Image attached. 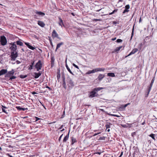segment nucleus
<instances>
[{"instance_id": "35", "label": "nucleus", "mask_w": 157, "mask_h": 157, "mask_svg": "<svg viewBox=\"0 0 157 157\" xmlns=\"http://www.w3.org/2000/svg\"><path fill=\"white\" fill-rule=\"evenodd\" d=\"M134 26H133V28H132V34H131V38H130V40H131L132 38V37L133 36V34H134Z\"/></svg>"}, {"instance_id": "19", "label": "nucleus", "mask_w": 157, "mask_h": 157, "mask_svg": "<svg viewBox=\"0 0 157 157\" xmlns=\"http://www.w3.org/2000/svg\"><path fill=\"white\" fill-rule=\"evenodd\" d=\"M55 58L53 56L51 57V67H52L54 65Z\"/></svg>"}, {"instance_id": "16", "label": "nucleus", "mask_w": 157, "mask_h": 157, "mask_svg": "<svg viewBox=\"0 0 157 157\" xmlns=\"http://www.w3.org/2000/svg\"><path fill=\"white\" fill-rule=\"evenodd\" d=\"M38 24L42 27H44L45 25V23L42 21H38L37 22Z\"/></svg>"}, {"instance_id": "51", "label": "nucleus", "mask_w": 157, "mask_h": 157, "mask_svg": "<svg viewBox=\"0 0 157 157\" xmlns=\"http://www.w3.org/2000/svg\"><path fill=\"white\" fill-rule=\"evenodd\" d=\"M16 63L17 64H19L21 63V62H20V61H18V60H17L16 61Z\"/></svg>"}, {"instance_id": "55", "label": "nucleus", "mask_w": 157, "mask_h": 157, "mask_svg": "<svg viewBox=\"0 0 157 157\" xmlns=\"http://www.w3.org/2000/svg\"><path fill=\"white\" fill-rule=\"evenodd\" d=\"M112 115L113 116H115V117H119V116H118L117 115Z\"/></svg>"}, {"instance_id": "14", "label": "nucleus", "mask_w": 157, "mask_h": 157, "mask_svg": "<svg viewBox=\"0 0 157 157\" xmlns=\"http://www.w3.org/2000/svg\"><path fill=\"white\" fill-rule=\"evenodd\" d=\"M7 71L6 69H2L0 71V76L7 73Z\"/></svg>"}, {"instance_id": "58", "label": "nucleus", "mask_w": 157, "mask_h": 157, "mask_svg": "<svg viewBox=\"0 0 157 157\" xmlns=\"http://www.w3.org/2000/svg\"><path fill=\"white\" fill-rule=\"evenodd\" d=\"M123 152H122L121 153V154L120 155V156H119V157H121L122 155H123Z\"/></svg>"}, {"instance_id": "23", "label": "nucleus", "mask_w": 157, "mask_h": 157, "mask_svg": "<svg viewBox=\"0 0 157 157\" xmlns=\"http://www.w3.org/2000/svg\"><path fill=\"white\" fill-rule=\"evenodd\" d=\"M69 131L68 134L64 137V138L63 140V142H66V141L68 140L69 137Z\"/></svg>"}, {"instance_id": "52", "label": "nucleus", "mask_w": 157, "mask_h": 157, "mask_svg": "<svg viewBox=\"0 0 157 157\" xmlns=\"http://www.w3.org/2000/svg\"><path fill=\"white\" fill-rule=\"evenodd\" d=\"M34 18L35 19H39L38 18H37V16L36 15H34Z\"/></svg>"}, {"instance_id": "32", "label": "nucleus", "mask_w": 157, "mask_h": 157, "mask_svg": "<svg viewBox=\"0 0 157 157\" xmlns=\"http://www.w3.org/2000/svg\"><path fill=\"white\" fill-rule=\"evenodd\" d=\"M110 125H112V124L110 123H107L105 125V127H106V130H107V129L108 128H110Z\"/></svg>"}, {"instance_id": "31", "label": "nucleus", "mask_w": 157, "mask_h": 157, "mask_svg": "<svg viewBox=\"0 0 157 157\" xmlns=\"http://www.w3.org/2000/svg\"><path fill=\"white\" fill-rule=\"evenodd\" d=\"M155 134H151L149 135V136L151 137L155 141V140L156 139L155 138Z\"/></svg>"}, {"instance_id": "11", "label": "nucleus", "mask_w": 157, "mask_h": 157, "mask_svg": "<svg viewBox=\"0 0 157 157\" xmlns=\"http://www.w3.org/2000/svg\"><path fill=\"white\" fill-rule=\"evenodd\" d=\"M34 74V75H33V76L35 78H37L41 75V73L39 72L38 73L35 72Z\"/></svg>"}, {"instance_id": "9", "label": "nucleus", "mask_w": 157, "mask_h": 157, "mask_svg": "<svg viewBox=\"0 0 157 157\" xmlns=\"http://www.w3.org/2000/svg\"><path fill=\"white\" fill-rule=\"evenodd\" d=\"M35 13L37 14L38 15L43 17L45 15V14L43 12L41 11H38L37 10H35L34 11Z\"/></svg>"}, {"instance_id": "41", "label": "nucleus", "mask_w": 157, "mask_h": 157, "mask_svg": "<svg viewBox=\"0 0 157 157\" xmlns=\"http://www.w3.org/2000/svg\"><path fill=\"white\" fill-rule=\"evenodd\" d=\"M33 66L32 65H30L29 66V69H28L29 70H32L33 69Z\"/></svg>"}, {"instance_id": "10", "label": "nucleus", "mask_w": 157, "mask_h": 157, "mask_svg": "<svg viewBox=\"0 0 157 157\" xmlns=\"http://www.w3.org/2000/svg\"><path fill=\"white\" fill-rule=\"evenodd\" d=\"M63 78V83H62V86L63 87L65 88V89H66L67 87L66 86V83L65 82V78L64 75L63 76H62Z\"/></svg>"}, {"instance_id": "54", "label": "nucleus", "mask_w": 157, "mask_h": 157, "mask_svg": "<svg viewBox=\"0 0 157 157\" xmlns=\"http://www.w3.org/2000/svg\"><path fill=\"white\" fill-rule=\"evenodd\" d=\"M32 94H36V93L35 92H34V91H33V92L32 93Z\"/></svg>"}, {"instance_id": "5", "label": "nucleus", "mask_w": 157, "mask_h": 157, "mask_svg": "<svg viewBox=\"0 0 157 157\" xmlns=\"http://www.w3.org/2000/svg\"><path fill=\"white\" fill-rule=\"evenodd\" d=\"M10 44L11 45V47H10V49H11V52H17V46L16 44V42H12Z\"/></svg>"}, {"instance_id": "29", "label": "nucleus", "mask_w": 157, "mask_h": 157, "mask_svg": "<svg viewBox=\"0 0 157 157\" xmlns=\"http://www.w3.org/2000/svg\"><path fill=\"white\" fill-rule=\"evenodd\" d=\"M97 72V68H95L93 70H92L89 71V74L91 73H94Z\"/></svg>"}, {"instance_id": "37", "label": "nucleus", "mask_w": 157, "mask_h": 157, "mask_svg": "<svg viewBox=\"0 0 157 157\" xmlns=\"http://www.w3.org/2000/svg\"><path fill=\"white\" fill-rule=\"evenodd\" d=\"M130 104V103H127V104H126L124 105H121L122 107H123V108H126L128 105H129Z\"/></svg>"}, {"instance_id": "34", "label": "nucleus", "mask_w": 157, "mask_h": 157, "mask_svg": "<svg viewBox=\"0 0 157 157\" xmlns=\"http://www.w3.org/2000/svg\"><path fill=\"white\" fill-rule=\"evenodd\" d=\"M27 75H20L19 76V77L21 78H26V77H27Z\"/></svg>"}, {"instance_id": "64", "label": "nucleus", "mask_w": 157, "mask_h": 157, "mask_svg": "<svg viewBox=\"0 0 157 157\" xmlns=\"http://www.w3.org/2000/svg\"><path fill=\"white\" fill-rule=\"evenodd\" d=\"M88 135V133H87V132L85 134V136L86 137H87V136ZM87 137H86V138H87Z\"/></svg>"}, {"instance_id": "6", "label": "nucleus", "mask_w": 157, "mask_h": 157, "mask_svg": "<svg viewBox=\"0 0 157 157\" xmlns=\"http://www.w3.org/2000/svg\"><path fill=\"white\" fill-rule=\"evenodd\" d=\"M11 60L14 61L16 59V58L18 57V54L17 52H11Z\"/></svg>"}, {"instance_id": "44", "label": "nucleus", "mask_w": 157, "mask_h": 157, "mask_svg": "<svg viewBox=\"0 0 157 157\" xmlns=\"http://www.w3.org/2000/svg\"><path fill=\"white\" fill-rule=\"evenodd\" d=\"M45 87L46 88H47L50 91H51L52 90V89L50 87H49L48 86L46 85Z\"/></svg>"}, {"instance_id": "25", "label": "nucleus", "mask_w": 157, "mask_h": 157, "mask_svg": "<svg viewBox=\"0 0 157 157\" xmlns=\"http://www.w3.org/2000/svg\"><path fill=\"white\" fill-rule=\"evenodd\" d=\"M15 42L17 45H19L20 46H23V43L20 40H17Z\"/></svg>"}, {"instance_id": "61", "label": "nucleus", "mask_w": 157, "mask_h": 157, "mask_svg": "<svg viewBox=\"0 0 157 157\" xmlns=\"http://www.w3.org/2000/svg\"><path fill=\"white\" fill-rule=\"evenodd\" d=\"M63 125H62L59 128V129H61V128H63Z\"/></svg>"}, {"instance_id": "43", "label": "nucleus", "mask_w": 157, "mask_h": 157, "mask_svg": "<svg viewBox=\"0 0 157 157\" xmlns=\"http://www.w3.org/2000/svg\"><path fill=\"white\" fill-rule=\"evenodd\" d=\"M73 66L75 67L76 68L78 69H79V67H78L77 66V65H75V64L74 63H73Z\"/></svg>"}, {"instance_id": "63", "label": "nucleus", "mask_w": 157, "mask_h": 157, "mask_svg": "<svg viewBox=\"0 0 157 157\" xmlns=\"http://www.w3.org/2000/svg\"><path fill=\"white\" fill-rule=\"evenodd\" d=\"M71 14L73 16H75V14L73 13H71Z\"/></svg>"}, {"instance_id": "49", "label": "nucleus", "mask_w": 157, "mask_h": 157, "mask_svg": "<svg viewBox=\"0 0 157 157\" xmlns=\"http://www.w3.org/2000/svg\"><path fill=\"white\" fill-rule=\"evenodd\" d=\"M34 63H35V61L34 60L31 63V65L33 66L34 64Z\"/></svg>"}, {"instance_id": "47", "label": "nucleus", "mask_w": 157, "mask_h": 157, "mask_svg": "<svg viewBox=\"0 0 157 157\" xmlns=\"http://www.w3.org/2000/svg\"><path fill=\"white\" fill-rule=\"evenodd\" d=\"M28 109L27 108H22L21 110L25 111V110H27Z\"/></svg>"}, {"instance_id": "30", "label": "nucleus", "mask_w": 157, "mask_h": 157, "mask_svg": "<svg viewBox=\"0 0 157 157\" xmlns=\"http://www.w3.org/2000/svg\"><path fill=\"white\" fill-rule=\"evenodd\" d=\"M66 66L67 68V69L68 71L72 75H73V73L72 72L71 70L69 68V67H68V65L66 64Z\"/></svg>"}, {"instance_id": "48", "label": "nucleus", "mask_w": 157, "mask_h": 157, "mask_svg": "<svg viewBox=\"0 0 157 157\" xmlns=\"http://www.w3.org/2000/svg\"><path fill=\"white\" fill-rule=\"evenodd\" d=\"M63 134H62L59 137V142H60L61 139V138H62V136H63Z\"/></svg>"}, {"instance_id": "62", "label": "nucleus", "mask_w": 157, "mask_h": 157, "mask_svg": "<svg viewBox=\"0 0 157 157\" xmlns=\"http://www.w3.org/2000/svg\"><path fill=\"white\" fill-rule=\"evenodd\" d=\"M94 20L96 21H100V19H94Z\"/></svg>"}, {"instance_id": "4", "label": "nucleus", "mask_w": 157, "mask_h": 157, "mask_svg": "<svg viewBox=\"0 0 157 157\" xmlns=\"http://www.w3.org/2000/svg\"><path fill=\"white\" fill-rule=\"evenodd\" d=\"M0 41L1 44L2 46L6 45L7 43V40L4 36H1Z\"/></svg>"}, {"instance_id": "50", "label": "nucleus", "mask_w": 157, "mask_h": 157, "mask_svg": "<svg viewBox=\"0 0 157 157\" xmlns=\"http://www.w3.org/2000/svg\"><path fill=\"white\" fill-rule=\"evenodd\" d=\"M154 78H155L154 77V78L152 79V80L151 81V83H153L154 82V80H155Z\"/></svg>"}, {"instance_id": "26", "label": "nucleus", "mask_w": 157, "mask_h": 157, "mask_svg": "<svg viewBox=\"0 0 157 157\" xmlns=\"http://www.w3.org/2000/svg\"><path fill=\"white\" fill-rule=\"evenodd\" d=\"M16 78V77L14 76H12L11 77L9 78L7 81H13V80L15 79Z\"/></svg>"}, {"instance_id": "39", "label": "nucleus", "mask_w": 157, "mask_h": 157, "mask_svg": "<svg viewBox=\"0 0 157 157\" xmlns=\"http://www.w3.org/2000/svg\"><path fill=\"white\" fill-rule=\"evenodd\" d=\"M16 108L17 109V110L21 111V110L22 108H21L20 106H16Z\"/></svg>"}, {"instance_id": "22", "label": "nucleus", "mask_w": 157, "mask_h": 157, "mask_svg": "<svg viewBox=\"0 0 157 157\" xmlns=\"http://www.w3.org/2000/svg\"><path fill=\"white\" fill-rule=\"evenodd\" d=\"M71 145H73V144L77 142V140L76 139V138H74L73 137H71Z\"/></svg>"}, {"instance_id": "33", "label": "nucleus", "mask_w": 157, "mask_h": 157, "mask_svg": "<svg viewBox=\"0 0 157 157\" xmlns=\"http://www.w3.org/2000/svg\"><path fill=\"white\" fill-rule=\"evenodd\" d=\"M97 71H104L105 70V69L104 68H97Z\"/></svg>"}, {"instance_id": "7", "label": "nucleus", "mask_w": 157, "mask_h": 157, "mask_svg": "<svg viewBox=\"0 0 157 157\" xmlns=\"http://www.w3.org/2000/svg\"><path fill=\"white\" fill-rule=\"evenodd\" d=\"M98 96V94L97 93V92L94 90L90 92V95L89 97L91 98H93L95 97H97Z\"/></svg>"}, {"instance_id": "3", "label": "nucleus", "mask_w": 157, "mask_h": 157, "mask_svg": "<svg viewBox=\"0 0 157 157\" xmlns=\"http://www.w3.org/2000/svg\"><path fill=\"white\" fill-rule=\"evenodd\" d=\"M14 73V71L13 69H12L11 71L7 72L5 76V79L7 80L9 78L13 75Z\"/></svg>"}, {"instance_id": "8", "label": "nucleus", "mask_w": 157, "mask_h": 157, "mask_svg": "<svg viewBox=\"0 0 157 157\" xmlns=\"http://www.w3.org/2000/svg\"><path fill=\"white\" fill-rule=\"evenodd\" d=\"M8 108L3 105H2V110L3 112L7 114L9 112V110H7Z\"/></svg>"}, {"instance_id": "40", "label": "nucleus", "mask_w": 157, "mask_h": 157, "mask_svg": "<svg viewBox=\"0 0 157 157\" xmlns=\"http://www.w3.org/2000/svg\"><path fill=\"white\" fill-rule=\"evenodd\" d=\"M27 119L26 120L24 121V122L25 123H31V120H30V121H27Z\"/></svg>"}, {"instance_id": "38", "label": "nucleus", "mask_w": 157, "mask_h": 157, "mask_svg": "<svg viewBox=\"0 0 157 157\" xmlns=\"http://www.w3.org/2000/svg\"><path fill=\"white\" fill-rule=\"evenodd\" d=\"M28 48L29 49H31L32 50H34L35 49V48L34 47H33L31 46V45H30L29 46H28Z\"/></svg>"}, {"instance_id": "1", "label": "nucleus", "mask_w": 157, "mask_h": 157, "mask_svg": "<svg viewBox=\"0 0 157 157\" xmlns=\"http://www.w3.org/2000/svg\"><path fill=\"white\" fill-rule=\"evenodd\" d=\"M66 81L67 85L68 87V89L69 90L72 89L74 86V82L70 77L68 76L66 78Z\"/></svg>"}, {"instance_id": "2", "label": "nucleus", "mask_w": 157, "mask_h": 157, "mask_svg": "<svg viewBox=\"0 0 157 157\" xmlns=\"http://www.w3.org/2000/svg\"><path fill=\"white\" fill-rule=\"evenodd\" d=\"M43 64V63L42 62L41 60H38L35 66V68L36 69L37 71H39L41 69Z\"/></svg>"}, {"instance_id": "24", "label": "nucleus", "mask_w": 157, "mask_h": 157, "mask_svg": "<svg viewBox=\"0 0 157 157\" xmlns=\"http://www.w3.org/2000/svg\"><path fill=\"white\" fill-rule=\"evenodd\" d=\"M64 44V43L63 42H61L57 45L56 48V51H57V49H58L60 47L61 45H63Z\"/></svg>"}, {"instance_id": "60", "label": "nucleus", "mask_w": 157, "mask_h": 157, "mask_svg": "<svg viewBox=\"0 0 157 157\" xmlns=\"http://www.w3.org/2000/svg\"><path fill=\"white\" fill-rule=\"evenodd\" d=\"M145 124V121H144L142 123V125H144Z\"/></svg>"}, {"instance_id": "36", "label": "nucleus", "mask_w": 157, "mask_h": 157, "mask_svg": "<svg viewBox=\"0 0 157 157\" xmlns=\"http://www.w3.org/2000/svg\"><path fill=\"white\" fill-rule=\"evenodd\" d=\"M117 10H118L117 9H115V10H113L112 12L109 13V14L110 15H112V14H113L114 13H115L117 11Z\"/></svg>"}, {"instance_id": "28", "label": "nucleus", "mask_w": 157, "mask_h": 157, "mask_svg": "<svg viewBox=\"0 0 157 157\" xmlns=\"http://www.w3.org/2000/svg\"><path fill=\"white\" fill-rule=\"evenodd\" d=\"M104 89V88L103 87H99L98 88H94V90H95L96 92L101 90L103 89Z\"/></svg>"}, {"instance_id": "15", "label": "nucleus", "mask_w": 157, "mask_h": 157, "mask_svg": "<svg viewBox=\"0 0 157 157\" xmlns=\"http://www.w3.org/2000/svg\"><path fill=\"white\" fill-rule=\"evenodd\" d=\"M130 8V6L129 5H126L125 6V9L124 10V11L123 12V13H125L127 12H128L129 11V10H128Z\"/></svg>"}, {"instance_id": "57", "label": "nucleus", "mask_w": 157, "mask_h": 157, "mask_svg": "<svg viewBox=\"0 0 157 157\" xmlns=\"http://www.w3.org/2000/svg\"><path fill=\"white\" fill-rule=\"evenodd\" d=\"M116 37H115V38H112V40H113H113H116Z\"/></svg>"}, {"instance_id": "42", "label": "nucleus", "mask_w": 157, "mask_h": 157, "mask_svg": "<svg viewBox=\"0 0 157 157\" xmlns=\"http://www.w3.org/2000/svg\"><path fill=\"white\" fill-rule=\"evenodd\" d=\"M122 40L121 39H118L117 40L116 42L117 43H120L122 42Z\"/></svg>"}, {"instance_id": "45", "label": "nucleus", "mask_w": 157, "mask_h": 157, "mask_svg": "<svg viewBox=\"0 0 157 157\" xmlns=\"http://www.w3.org/2000/svg\"><path fill=\"white\" fill-rule=\"evenodd\" d=\"M35 118H36V120H35V121H38V120H40V119H41L40 118H38V117H35Z\"/></svg>"}, {"instance_id": "56", "label": "nucleus", "mask_w": 157, "mask_h": 157, "mask_svg": "<svg viewBox=\"0 0 157 157\" xmlns=\"http://www.w3.org/2000/svg\"><path fill=\"white\" fill-rule=\"evenodd\" d=\"M50 44L51 45V46L53 47V44H52V42H50Z\"/></svg>"}, {"instance_id": "27", "label": "nucleus", "mask_w": 157, "mask_h": 157, "mask_svg": "<svg viewBox=\"0 0 157 157\" xmlns=\"http://www.w3.org/2000/svg\"><path fill=\"white\" fill-rule=\"evenodd\" d=\"M107 75L111 77H114L115 76V74L113 73H109L107 74Z\"/></svg>"}, {"instance_id": "17", "label": "nucleus", "mask_w": 157, "mask_h": 157, "mask_svg": "<svg viewBox=\"0 0 157 157\" xmlns=\"http://www.w3.org/2000/svg\"><path fill=\"white\" fill-rule=\"evenodd\" d=\"M153 84V83H151L150 85L149 86H148V87L147 89V97L148 96V95L150 91V90L151 89V88L152 87Z\"/></svg>"}, {"instance_id": "20", "label": "nucleus", "mask_w": 157, "mask_h": 157, "mask_svg": "<svg viewBox=\"0 0 157 157\" xmlns=\"http://www.w3.org/2000/svg\"><path fill=\"white\" fill-rule=\"evenodd\" d=\"M104 76L105 75H104L100 74L99 75L97 79L99 81H101L104 78Z\"/></svg>"}, {"instance_id": "53", "label": "nucleus", "mask_w": 157, "mask_h": 157, "mask_svg": "<svg viewBox=\"0 0 157 157\" xmlns=\"http://www.w3.org/2000/svg\"><path fill=\"white\" fill-rule=\"evenodd\" d=\"M57 79H59L60 78V75H58L57 76Z\"/></svg>"}, {"instance_id": "46", "label": "nucleus", "mask_w": 157, "mask_h": 157, "mask_svg": "<svg viewBox=\"0 0 157 157\" xmlns=\"http://www.w3.org/2000/svg\"><path fill=\"white\" fill-rule=\"evenodd\" d=\"M25 44L28 47V46H29L30 45H29V44L27 42H24Z\"/></svg>"}, {"instance_id": "13", "label": "nucleus", "mask_w": 157, "mask_h": 157, "mask_svg": "<svg viewBox=\"0 0 157 157\" xmlns=\"http://www.w3.org/2000/svg\"><path fill=\"white\" fill-rule=\"evenodd\" d=\"M58 18L59 20V24L60 26H61V27H62V25H63L64 27V25L63 24V21L61 19V18L60 17H58Z\"/></svg>"}, {"instance_id": "21", "label": "nucleus", "mask_w": 157, "mask_h": 157, "mask_svg": "<svg viewBox=\"0 0 157 157\" xmlns=\"http://www.w3.org/2000/svg\"><path fill=\"white\" fill-rule=\"evenodd\" d=\"M138 51V49L137 48H134L132 50V52L129 54L128 56H129L132 54H134L136 52H137Z\"/></svg>"}, {"instance_id": "59", "label": "nucleus", "mask_w": 157, "mask_h": 157, "mask_svg": "<svg viewBox=\"0 0 157 157\" xmlns=\"http://www.w3.org/2000/svg\"><path fill=\"white\" fill-rule=\"evenodd\" d=\"M58 39H59V40H61V38H60V37H59L58 36V37H56Z\"/></svg>"}, {"instance_id": "18", "label": "nucleus", "mask_w": 157, "mask_h": 157, "mask_svg": "<svg viewBox=\"0 0 157 157\" xmlns=\"http://www.w3.org/2000/svg\"><path fill=\"white\" fill-rule=\"evenodd\" d=\"M123 47V46H120L119 47H117L114 50L113 52H117V53L120 50V49Z\"/></svg>"}, {"instance_id": "12", "label": "nucleus", "mask_w": 157, "mask_h": 157, "mask_svg": "<svg viewBox=\"0 0 157 157\" xmlns=\"http://www.w3.org/2000/svg\"><path fill=\"white\" fill-rule=\"evenodd\" d=\"M58 35L57 34L55 30H53L52 33V38H54L56 37H58Z\"/></svg>"}]
</instances>
